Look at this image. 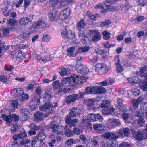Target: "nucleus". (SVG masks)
Returning a JSON list of instances; mask_svg holds the SVG:
<instances>
[{
	"instance_id": "f257e3e1",
	"label": "nucleus",
	"mask_w": 147,
	"mask_h": 147,
	"mask_svg": "<svg viewBox=\"0 0 147 147\" xmlns=\"http://www.w3.org/2000/svg\"><path fill=\"white\" fill-rule=\"evenodd\" d=\"M86 91L89 94H101L106 92V90L102 86L95 85L87 87L86 89Z\"/></svg>"
},
{
	"instance_id": "f03ea898",
	"label": "nucleus",
	"mask_w": 147,
	"mask_h": 147,
	"mask_svg": "<svg viewBox=\"0 0 147 147\" xmlns=\"http://www.w3.org/2000/svg\"><path fill=\"white\" fill-rule=\"evenodd\" d=\"M69 115L72 117H78L84 112V109L82 106L77 107H74L71 109Z\"/></svg>"
},
{
	"instance_id": "7ed1b4c3",
	"label": "nucleus",
	"mask_w": 147,
	"mask_h": 147,
	"mask_svg": "<svg viewBox=\"0 0 147 147\" xmlns=\"http://www.w3.org/2000/svg\"><path fill=\"white\" fill-rule=\"evenodd\" d=\"M61 32V36L65 39H72L75 37L74 34L67 28H62Z\"/></svg>"
},
{
	"instance_id": "20e7f679",
	"label": "nucleus",
	"mask_w": 147,
	"mask_h": 147,
	"mask_svg": "<svg viewBox=\"0 0 147 147\" xmlns=\"http://www.w3.org/2000/svg\"><path fill=\"white\" fill-rule=\"evenodd\" d=\"M135 138L140 141H142L143 139H146L147 138V134L143 130L139 129L136 132Z\"/></svg>"
},
{
	"instance_id": "39448f33",
	"label": "nucleus",
	"mask_w": 147,
	"mask_h": 147,
	"mask_svg": "<svg viewBox=\"0 0 147 147\" xmlns=\"http://www.w3.org/2000/svg\"><path fill=\"white\" fill-rule=\"evenodd\" d=\"M118 106L117 107V109L119 112V114H121L123 113L126 112L127 111L126 107L123 105V100L122 99L118 98L117 100Z\"/></svg>"
},
{
	"instance_id": "423d86ee",
	"label": "nucleus",
	"mask_w": 147,
	"mask_h": 147,
	"mask_svg": "<svg viewBox=\"0 0 147 147\" xmlns=\"http://www.w3.org/2000/svg\"><path fill=\"white\" fill-rule=\"evenodd\" d=\"M75 67L77 71L81 74L86 75L89 71L88 68L84 65H76Z\"/></svg>"
},
{
	"instance_id": "0eeeda50",
	"label": "nucleus",
	"mask_w": 147,
	"mask_h": 147,
	"mask_svg": "<svg viewBox=\"0 0 147 147\" xmlns=\"http://www.w3.org/2000/svg\"><path fill=\"white\" fill-rule=\"evenodd\" d=\"M90 34L92 35V41L93 42H96L101 39V35L99 32L96 30H90Z\"/></svg>"
},
{
	"instance_id": "6e6552de",
	"label": "nucleus",
	"mask_w": 147,
	"mask_h": 147,
	"mask_svg": "<svg viewBox=\"0 0 147 147\" xmlns=\"http://www.w3.org/2000/svg\"><path fill=\"white\" fill-rule=\"evenodd\" d=\"M58 104L56 102L54 104V105L50 104L48 102H47L41 106L39 108L42 111H44L49 109L51 108H55L57 107Z\"/></svg>"
},
{
	"instance_id": "1a4fd4ad",
	"label": "nucleus",
	"mask_w": 147,
	"mask_h": 147,
	"mask_svg": "<svg viewBox=\"0 0 147 147\" xmlns=\"http://www.w3.org/2000/svg\"><path fill=\"white\" fill-rule=\"evenodd\" d=\"M108 67L104 64H100L98 66L96 67V71H98V72L102 74H105L108 71Z\"/></svg>"
},
{
	"instance_id": "9d476101",
	"label": "nucleus",
	"mask_w": 147,
	"mask_h": 147,
	"mask_svg": "<svg viewBox=\"0 0 147 147\" xmlns=\"http://www.w3.org/2000/svg\"><path fill=\"white\" fill-rule=\"evenodd\" d=\"M74 76L75 78L74 84H79V83H82L86 81V78L84 76H79V75H74Z\"/></svg>"
},
{
	"instance_id": "9b49d317",
	"label": "nucleus",
	"mask_w": 147,
	"mask_h": 147,
	"mask_svg": "<svg viewBox=\"0 0 147 147\" xmlns=\"http://www.w3.org/2000/svg\"><path fill=\"white\" fill-rule=\"evenodd\" d=\"M109 123H110V125L112 126L111 127L112 128H114L115 127L114 124H116L118 126H119L121 125V123L119 120L116 118L109 119L107 120Z\"/></svg>"
},
{
	"instance_id": "f8f14e48",
	"label": "nucleus",
	"mask_w": 147,
	"mask_h": 147,
	"mask_svg": "<svg viewBox=\"0 0 147 147\" xmlns=\"http://www.w3.org/2000/svg\"><path fill=\"white\" fill-rule=\"evenodd\" d=\"M53 97V94L49 90H47L43 95V98L46 102L50 101L51 98Z\"/></svg>"
},
{
	"instance_id": "ddd939ff",
	"label": "nucleus",
	"mask_w": 147,
	"mask_h": 147,
	"mask_svg": "<svg viewBox=\"0 0 147 147\" xmlns=\"http://www.w3.org/2000/svg\"><path fill=\"white\" fill-rule=\"evenodd\" d=\"M103 136L105 138L111 140H115L118 138V136L115 133L111 132L105 133L103 134Z\"/></svg>"
},
{
	"instance_id": "4468645a",
	"label": "nucleus",
	"mask_w": 147,
	"mask_h": 147,
	"mask_svg": "<svg viewBox=\"0 0 147 147\" xmlns=\"http://www.w3.org/2000/svg\"><path fill=\"white\" fill-rule=\"evenodd\" d=\"M78 96L77 94H73L67 96L66 98V102L67 104H69L71 102H74L77 99Z\"/></svg>"
},
{
	"instance_id": "2eb2a0df",
	"label": "nucleus",
	"mask_w": 147,
	"mask_h": 147,
	"mask_svg": "<svg viewBox=\"0 0 147 147\" xmlns=\"http://www.w3.org/2000/svg\"><path fill=\"white\" fill-rule=\"evenodd\" d=\"M130 132V129L128 127L121 129H120L119 131V134L122 135L124 134L125 136H128L129 135Z\"/></svg>"
},
{
	"instance_id": "dca6fc26",
	"label": "nucleus",
	"mask_w": 147,
	"mask_h": 147,
	"mask_svg": "<svg viewBox=\"0 0 147 147\" xmlns=\"http://www.w3.org/2000/svg\"><path fill=\"white\" fill-rule=\"evenodd\" d=\"M31 33V32L29 30H26L22 34L19 35L18 36V38L20 39H26L29 37V35Z\"/></svg>"
},
{
	"instance_id": "f3484780",
	"label": "nucleus",
	"mask_w": 147,
	"mask_h": 147,
	"mask_svg": "<svg viewBox=\"0 0 147 147\" xmlns=\"http://www.w3.org/2000/svg\"><path fill=\"white\" fill-rule=\"evenodd\" d=\"M29 111L27 110H24L23 112L22 113L21 116H20V119L22 121H24L26 120V119L29 117Z\"/></svg>"
},
{
	"instance_id": "a211bd4d",
	"label": "nucleus",
	"mask_w": 147,
	"mask_h": 147,
	"mask_svg": "<svg viewBox=\"0 0 147 147\" xmlns=\"http://www.w3.org/2000/svg\"><path fill=\"white\" fill-rule=\"evenodd\" d=\"M36 137L37 140L42 142L46 138V136L45 134L40 131L37 133Z\"/></svg>"
},
{
	"instance_id": "6ab92c4d",
	"label": "nucleus",
	"mask_w": 147,
	"mask_h": 147,
	"mask_svg": "<svg viewBox=\"0 0 147 147\" xmlns=\"http://www.w3.org/2000/svg\"><path fill=\"white\" fill-rule=\"evenodd\" d=\"M47 24L45 22L41 21H39L36 23H34L33 25V27L34 28H38L40 27L41 28H44L47 27Z\"/></svg>"
},
{
	"instance_id": "aec40b11",
	"label": "nucleus",
	"mask_w": 147,
	"mask_h": 147,
	"mask_svg": "<svg viewBox=\"0 0 147 147\" xmlns=\"http://www.w3.org/2000/svg\"><path fill=\"white\" fill-rule=\"evenodd\" d=\"M102 110V112L103 114L106 115L111 113V112L114 111L115 109L112 107H105Z\"/></svg>"
},
{
	"instance_id": "412c9836",
	"label": "nucleus",
	"mask_w": 147,
	"mask_h": 147,
	"mask_svg": "<svg viewBox=\"0 0 147 147\" xmlns=\"http://www.w3.org/2000/svg\"><path fill=\"white\" fill-rule=\"evenodd\" d=\"M34 117L36 119L41 121L45 117V115L42 112L38 111L34 114Z\"/></svg>"
},
{
	"instance_id": "4be33fe9",
	"label": "nucleus",
	"mask_w": 147,
	"mask_h": 147,
	"mask_svg": "<svg viewBox=\"0 0 147 147\" xmlns=\"http://www.w3.org/2000/svg\"><path fill=\"white\" fill-rule=\"evenodd\" d=\"M13 93L14 94L13 95L16 97L20 96L24 92L21 90L20 88H18L16 89H14L11 91V93Z\"/></svg>"
},
{
	"instance_id": "5701e85b",
	"label": "nucleus",
	"mask_w": 147,
	"mask_h": 147,
	"mask_svg": "<svg viewBox=\"0 0 147 147\" xmlns=\"http://www.w3.org/2000/svg\"><path fill=\"white\" fill-rule=\"evenodd\" d=\"M1 116L4 120L7 123H11L12 120V118L11 117V114L8 116L5 115H2Z\"/></svg>"
},
{
	"instance_id": "b1692460",
	"label": "nucleus",
	"mask_w": 147,
	"mask_h": 147,
	"mask_svg": "<svg viewBox=\"0 0 147 147\" xmlns=\"http://www.w3.org/2000/svg\"><path fill=\"white\" fill-rule=\"evenodd\" d=\"M95 102V100L94 99H89L88 100L87 106L88 109H90L94 107Z\"/></svg>"
},
{
	"instance_id": "393cba45",
	"label": "nucleus",
	"mask_w": 147,
	"mask_h": 147,
	"mask_svg": "<svg viewBox=\"0 0 147 147\" xmlns=\"http://www.w3.org/2000/svg\"><path fill=\"white\" fill-rule=\"evenodd\" d=\"M57 13L58 11L56 10H53L49 12L48 15L49 17L51 20H53L56 17Z\"/></svg>"
},
{
	"instance_id": "a878e982",
	"label": "nucleus",
	"mask_w": 147,
	"mask_h": 147,
	"mask_svg": "<svg viewBox=\"0 0 147 147\" xmlns=\"http://www.w3.org/2000/svg\"><path fill=\"white\" fill-rule=\"evenodd\" d=\"M62 13L63 18L65 19L69 16L70 14V10L67 8L65 9Z\"/></svg>"
},
{
	"instance_id": "bb28decb",
	"label": "nucleus",
	"mask_w": 147,
	"mask_h": 147,
	"mask_svg": "<svg viewBox=\"0 0 147 147\" xmlns=\"http://www.w3.org/2000/svg\"><path fill=\"white\" fill-rule=\"evenodd\" d=\"M12 55L16 58H21L22 54L21 52L18 50H15L12 53Z\"/></svg>"
},
{
	"instance_id": "cd10ccee",
	"label": "nucleus",
	"mask_w": 147,
	"mask_h": 147,
	"mask_svg": "<svg viewBox=\"0 0 147 147\" xmlns=\"http://www.w3.org/2000/svg\"><path fill=\"white\" fill-rule=\"evenodd\" d=\"M75 78L74 77V75L71 76L70 77H67L63 78L62 79V81L64 83H66L67 82H69L70 81L74 83Z\"/></svg>"
},
{
	"instance_id": "c85d7f7f",
	"label": "nucleus",
	"mask_w": 147,
	"mask_h": 147,
	"mask_svg": "<svg viewBox=\"0 0 147 147\" xmlns=\"http://www.w3.org/2000/svg\"><path fill=\"white\" fill-rule=\"evenodd\" d=\"M118 0H108L105 1L104 2V4L105 5L106 7L107 6L108 7L107 8V9L108 10H109V9H111V7L108 4H112L115 3Z\"/></svg>"
},
{
	"instance_id": "c756f323",
	"label": "nucleus",
	"mask_w": 147,
	"mask_h": 147,
	"mask_svg": "<svg viewBox=\"0 0 147 147\" xmlns=\"http://www.w3.org/2000/svg\"><path fill=\"white\" fill-rule=\"evenodd\" d=\"M102 125V124H97L93 125L94 130L97 132H100L103 130Z\"/></svg>"
},
{
	"instance_id": "7c9ffc66",
	"label": "nucleus",
	"mask_w": 147,
	"mask_h": 147,
	"mask_svg": "<svg viewBox=\"0 0 147 147\" xmlns=\"http://www.w3.org/2000/svg\"><path fill=\"white\" fill-rule=\"evenodd\" d=\"M140 72L141 74V76H146V74H147V65L140 68Z\"/></svg>"
},
{
	"instance_id": "2f4dec72",
	"label": "nucleus",
	"mask_w": 147,
	"mask_h": 147,
	"mask_svg": "<svg viewBox=\"0 0 147 147\" xmlns=\"http://www.w3.org/2000/svg\"><path fill=\"white\" fill-rule=\"evenodd\" d=\"M89 49V47L87 46L81 47L78 49V52L79 53H82L83 52L88 51Z\"/></svg>"
},
{
	"instance_id": "473e14b6",
	"label": "nucleus",
	"mask_w": 147,
	"mask_h": 147,
	"mask_svg": "<svg viewBox=\"0 0 147 147\" xmlns=\"http://www.w3.org/2000/svg\"><path fill=\"white\" fill-rule=\"evenodd\" d=\"M141 102L140 99H133L132 101V105L133 107L135 109H137L138 106V105Z\"/></svg>"
},
{
	"instance_id": "72a5a7b5",
	"label": "nucleus",
	"mask_w": 147,
	"mask_h": 147,
	"mask_svg": "<svg viewBox=\"0 0 147 147\" xmlns=\"http://www.w3.org/2000/svg\"><path fill=\"white\" fill-rule=\"evenodd\" d=\"M51 39V37L49 35L45 34L43 35L42 39V41L44 42H48Z\"/></svg>"
},
{
	"instance_id": "f704fd0d",
	"label": "nucleus",
	"mask_w": 147,
	"mask_h": 147,
	"mask_svg": "<svg viewBox=\"0 0 147 147\" xmlns=\"http://www.w3.org/2000/svg\"><path fill=\"white\" fill-rule=\"evenodd\" d=\"M65 129L62 125L58 126L57 134L62 135L63 132L65 131Z\"/></svg>"
},
{
	"instance_id": "c9c22d12",
	"label": "nucleus",
	"mask_w": 147,
	"mask_h": 147,
	"mask_svg": "<svg viewBox=\"0 0 147 147\" xmlns=\"http://www.w3.org/2000/svg\"><path fill=\"white\" fill-rule=\"evenodd\" d=\"M87 117L88 119L91 121H96L95 115L91 113L87 115Z\"/></svg>"
},
{
	"instance_id": "e433bc0d",
	"label": "nucleus",
	"mask_w": 147,
	"mask_h": 147,
	"mask_svg": "<svg viewBox=\"0 0 147 147\" xmlns=\"http://www.w3.org/2000/svg\"><path fill=\"white\" fill-rule=\"evenodd\" d=\"M75 49V47H72L68 49H67L68 52L67 54L69 56H74L73 55V53Z\"/></svg>"
},
{
	"instance_id": "4c0bfd02",
	"label": "nucleus",
	"mask_w": 147,
	"mask_h": 147,
	"mask_svg": "<svg viewBox=\"0 0 147 147\" xmlns=\"http://www.w3.org/2000/svg\"><path fill=\"white\" fill-rule=\"evenodd\" d=\"M2 30H1L2 33L3 35L5 36H7L9 33V30L8 28H2Z\"/></svg>"
},
{
	"instance_id": "58836bf2",
	"label": "nucleus",
	"mask_w": 147,
	"mask_h": 147,
	"mask_svg": "<svg viewBox=\"0 0 147 147\" xmlns=\"http://www.w3.org/2000/svg\"><path fill=\"white\" fill-rule=\"evenodd\" d=\"M95 52L96 53L100 55L105 54L107 53V51H105L104 50H102L98 48L96 49Z\"/></svg>"
},
{
	"instance_id": "ea45409f",
	"label": "nucleus",
	"mask_w": 147,
	"mask_h": 147,
	"mask_svg": "<svg viewBox=\"0 0 147 147\" xmlns=\"http://www.w3.org/2000/svg\"><path fill=\"white\" fill-rule=\"evenodd\" d=\"M49 55H46V57L45 58L43 57V58H41L39 55H38L37 56V58L39 60H42L44 63H45V61H49L50 60V59L49 58Z\"/></svg>"
},
{
	"instance_id": "a19ab883",
	"label": "nucleus",
	"mask_w": 147,
	"mask_h": 147,
	"mask_svg": "<svg viewBox=\"0 0 147 147\" xmlns=\"http://www.w3.org/2000/svg\"><path fill=\"white\" fill-rule=\"evenodd\" d=\"M140 88L144 91H147V82L145 81L143 82L140 86Z\"/></svg>"
},
{
	"instance_id": "79ce46f5",
	"label": "nucleus",
	"mask_w": 147,
	"mask_h": 147,
	"mask_svg": "<svg viewBox=\"0 0 147 147\" xmlns=\"http://www.w3.org/2000/svg\"><path fill=\"white\" fill-rule=\"evenodd\" d=\"M71 117L69 116H67L65 119V121L66 123L69 125L70 127L71 126V125L72 122Z\"/></svg>"
},
{
	"instance_id": "37998d69",
	"label": "nucleus",
	"mask_w": 147,
	"mask_h": 147,
	"mask_svg": "<svg viewBox=\"0 0 147 147\" xmlns=\"http://www.w3.org/2000/svg\"><path fill=\"white\" fill-rule=\"evenodd\" d=\"M110 34L107 31H104L103 32V38L105 40H107L110 37Z\"/></svg>"
},
{
	"instance_id": "c03bdc74",
	"label": "nucleus",
	"mask_w": 147,
	"mask_h": 147,
	"mask_svg": "<svg viewBox=\"0 0 147 147\" xmlns=\"http://www.w3.org/2000/svg\"><path fill=\"white\" fill-rule=\"evenodd\" d=\"M98 139L97 137H95L91 139L92 144L94 146H96L98 144Z\"/></svg>"
},
{
	"instance_id": "a18cd8bd",
	"label": "nucleus",
	"mask_w": 147,
	"mask_h": 147,
	"mask_svg": "<svg viewBox=\"0 0 147 147\" xmlns=\"http://www.w3.org/2000/svg\"><path fill=\"white\" fill-rule=\"evenodd\" d=\"M19 24L22 25H26L28 24V22L25 18H23L20 19L19 21Z\"/></svg>"
},
{
	"instance_id": "49530a36",
	"label": "nucleus",
	"mask_w": 147,
	"mask_h": 147,
	"mask_svg": "<svg viewBox=\"0 0 147 147\" xmlns=\"http://www.w3.org/2000/svg\"><path fill=\"white\" fill-rule=\"evenodd\" d=\"M49 1L50 5L52 7H54L58 4L59 2V0H50Z\"/></svg>"
},
{
	"instance_id": "de8ad7c7",
	"label": "nucleus",
	"mask_w": 147,
	"mask_h": 147,
	"mask_svg": "<svg viewBox=\"0 0 147 147\" xmlns=\"http://www.w3.org/2000/svg\"><path fill=\"white\" fill-rule=\"evenodd\" d=\"M68 71L65 68L61 69L59 72V74L61 76H64L68 74Z\"/></svg>"
},
{
	"instance_id": "09e8293b",
	"label": "nucleus",
	"mask_w": 147,
	"mask_h": 147,
	"mask_svg": "<svg viewBox=\"0 0 147 147\" xmlns=\"http://www.w3.org/2000/svg\"><path fill=\"white\" fill-rule=\"evenodd\" d=\"M65 134L67 137L72 136H73L71 131L69 129H67L65 130Z\"/></svg>"
},
{
	"instance_id": "8fccbe9b",
	"label": "nucleus",
	"mask_w": 147,
	"mask_h": 147,
	"mask_svg": "<svg viewBox=\"0 0 147 147\" xmlns=\"http://www.w3.org/2000/svg\"><path fill=\"white\" fill-rule=\"evenodd\" d=\"M58 126L56 124H53L51 127V129L55 134H57Z\"/></svg>"
},
{
	"instance_id": "3c124183",
	"label": "nucleus",
	"mask_w": 147,
	"mask_h": 147,
	"mask_svg": "<svg viewBox=\"0 0 147 147\" xmlns=\"http://www.w3.org/2000/svg\"><path fill=\"white\" fill-rule=\"evenodd\" d=\"M53 88L55 89H57L60 88V86L59 82L58 81H55L53 83Z\"/></svg>"
},
{
	"instance_id": "603ef678",
	"label": "nucleus",
	"mask_w": 147,
	"mask_h": 147,
	"mask_svg": "<svg viewBox=\"0 0 147 147\" xmlns=\"http://www.w3.org/2000/svg\"><path fill=\"white\" fill-rule=\"evenodd\" d=\"M144 112H143L142 110H139L136 111V116L137 117H142L144 115Z\"/></svg>"
},
{
	"instance_id": "864d4df0",
	"label": "nucleus",
	"mask_w": 147,
	"mask_h": 147,
	"mask_svg": "<svg viewBox=\"0 0 147 147\" xmlns=\"http://www.w3.org/2000/svg\"><path fill=\"white\" fill-rule=\"evenodd\" d=\"M129 116V114L127 113H125L121 115V117L125 121H127Z\"/></svg>"
},
{
	"instance_id": "5fc2aeb1",
	"label": "nucleus",
	"mask_w": 147,
	"mask_h": 147,
	"mask_svg": "<svg viewBox=\"0 0 147 147\" xmlns=\"http://www.w3.org/2000/svg\"><path fill=\"white\" fill-rule=\"evenodd\" d=\"M85 25V23L84 21L82 20L77 24V26L79 28H81L84 27Z\"/></svg>"
},
{
	"instance_id": "6e6d98bb",
	"label": "nucleus",
	"mask_w": 147,
	"mask_h": 147,
	"mask_svg": "<svg viewBox=\"0 0 147 147\" xmlns=\"http://www.w3.org/2000/svg\"><path fill=\"white\" fill-rule=\"evenodd\" d=\"M117 71L118 73H121L123 71L124 69L123 67L120 64L117 65Z\"/></svg>"
},
{
	"instance_id": "4d7b16f0",
	"label": "nucleus",
	"mask_w": 147,
	"mask_h": 147,
	"mask_svg": "<svg viewBox=\"0 0 147 147\" xmlns=\"http://www.w3.org/2000/svg\"><path fill=\"white\" fill-rule=\"evenodd\" d=\"M140 108L143 110L147 109V102L142 103L140 105Z\"/></svg>"
},
{
	"instance_id": "13d9d810",
	"label": "nucleus",
	"mask_w": 147,
	"mask_h": 147,
	"mask_svg": "<svg viewBox=\"0 0 147 147\" xmlns=\"http://www.w3.org/2000/svg\"><path fill=\"white\" fill-rule=\"evenodd\" d=\"M79 138L82 141L84 142L83 144H85L86 142L87 141V140L86 136L84 135L81 134L79 136Z\"/></svg>"
},
{
	"instance_id": "bf43d9fd",
	"label": "nucleus",
	"mask_w": 147,
	"mask_h": 147,
	"mask_svg": "<svg viewBox=\"0 0 147 147\" xmlns=\"http://www.w3.org/2000/svg\"><path fill=\"white\" fill-rule=\"evenodd\" d=\"M138 124L141 127L144 125V120L142 117H140L138 121Z\"/></svg>"
},
{
	"instance_id": "052dcab7",
	"label": "nucleus",
	"mask_w": 147,
	"mask_h": 147,
	"mask_svg": "<svg viewBox=\"0 0 147 147\" xmlns=\"http://www.w3.org/2000/svg\"><path fill=\"white\" fill-rule=\"evenodd\" d=\"M95 117L96 119L97 120L99 121H101L103 119V117L99 114H96Z\"/></svg>"
},
{
	"instance_id": "680f3d73",
	"label": "nucleus",
	"mask_w": 147,
	"mask_h": 147,
	"mask_svg": "<svg viewBox=\"0 0 147 147\" xmlns=\"http://www.w3.org/2000/svg\"><path fill=\"white\" fill-rule=\"evenodd\" d=\"M132 92L134 96H137L139 95L140 91L137 89H132Z\"/></svg>"
},
{
	"instance_id": "e2e57ef3",
	"label": "nucleus",
	"mask_w": 147,
	"mask_h": 147,
	"mask_svg": "<svg viewBox=\"0 0 147 147\" xmlns=\"http://www.w3.org/2000/svg\"><path fill=\"white\" fill-rule=\"evenodd\" d=\"M13 66L7 65H5L4 68L5 70L7 71H11L13 69Z\"/></svg>"
},
{
	"instance_id": "0e129e2a",
	"label": "nucleus",
	"mask_w": 147,
	"mask_h": 147,
	"mask_svg": "<svg viewBox=\"0 0 147 147\" xmlns=\"http://www.w3.org/2000/svg\"><path fill=\"white\" fill-rule=\"evenodd\" d=\"M16 20L15 19H9L7 20V23L11 26H13L15 24Z\"/></svg>"
},
{
	"instance_id": "69168bd1",
	"label": "nucleus",
	"mask_w": 147,
	"mask_h": 147,
	"mask_svg": "<svg viewBox=\"0 0 147 147\" xmlns=\"http://www.w3.org/2000/svg\"><path fill=\"white\" fill-rule=\"evenodd\" d=\"M20 138L22 139L27 136L26 133L24 131L22 132H21L18 134Z\"/></svg>"
},
{
	"instance_id": "338daca9",
	"label": "nucleus",
	"mask_w": 147,
	"mask_h": 147,
	"mask_svg": "<svg viewBox=\"0 0 147 147\" xmlns=\"http://www.w3.org/2000/svg\"><path fill=\"white\" fill-rule=\"evenodd\" d=\"M30 129L34 130H37L38 128L34 123L31 124L30 126Z\"/></svg>"
},
{
	"instance_id": "774afa93",
	"label": "nucleus",
	"mask_w": 147,
	"mask_h": 147,
	"mask_svg": "<svg viewBox=\"0 0 147 147\" xmlns=\"http://www.w3.org/2000/svg\"><path fill=\"white\" fill-rule=\"evenodd\" d=\"M33 15L32 14L29 15V16H27L25 19L26 21L28 23V22H31L33 19Z\"/></svg>"
}]
</instances>
